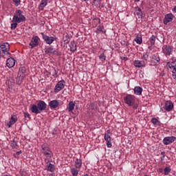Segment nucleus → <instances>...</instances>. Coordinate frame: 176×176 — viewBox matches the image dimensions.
I'll return each instance as SVG.
<instances>
[{
  "mask_svg": "<svg viewBox=\"0 0 176 176\" xmlns=\"http://www.w3.org/2000/svg\"><path fill=\"white\" fill-rule=\"evenodd\" d=\"M172 170L169 166L166 167L164 169V175H168L169 173Z\"/></svg>",
  "mask_w": 176,
  "mask_h": 176,
  "instance_id": "35",
  "label": "nucleus"
},
{
  "mask_svg": "<svg viewBox=\"0 0 176 176\" xmlns=\"http://www.w3.org/2000/svg\"><path fill=\"white\" fill-rule=\"evenodd\" d=\"M56 55L60 56V54H59V52H56Z\"/></svg>",
  "mask_w": 176,
  "mask_h": 176,
  "instance_id": "54",
  "label": "nucleus"
},
{
  "mask_svg": "<svg viewBox=\"0 0 176 176\" xmlns=\"http://www.w3.org/2000/svg\"><path fill=\"white\" fill-rule=\"evenodd\" d=\"M37 0H34V1H36Z\"/></svg>",
  "mask_w": 176,
  "mask_h": 176,
  "instance_id": "59",
  "label": "nucleus"
},
{
  "mask_svg": "<svg viewBox=\"0 0 176 176\" xmlns=\"http://www.w3.org/2000/svg\"><path fill=\"white\" fill-rule=\"evenodd\" d=\"M27 21V18L23 14L21 10L17 9L13 16L12 21H11L10 29L14 30L16 29L18 24Z\"/></svg>",
  "mask_w": 176,
  "mask_h": 176,
  "instance_id": "1",
  "label": "nucleus"
},
{
  "mask_svg": "<svg viewBox=\"0 0 176 176\" xmlns=\"http://www.w3.org/2000/svg\"><path fill=\"white\" fill-rule=\"evenodd\" d=\"M42 153H43V155H46L47 157H52L53 155L50 148L45 145L42 146Z\"/></svg>",
  "mask_w": 176,
  "mask_h": 176,
  "instance_id": "9",
  "label": "nucleus"
},
{
  "mask_svg": "<svg viewBox=\"0 0 176 176\" xmlns=\"http://www.w3.org/2000/svg\"><path fill=\"white\" fill-rule=\"evenodd\" d=\"M1 56H2L0 55V57H1Z\"/></svg>",
  "mask_w": 176,
  "mask_h": 176,
  "instance_id": "61",
  "label": "nucleus"
},
{
  "mask_svg": "<svg viewBox=\"0 0 176 176\" xmlns=\"http://www.w3.org/2000/svg\"><path fill=\"white\" fill-rule=\"evenodd\" d=\"M83 176H89V175L86 174V175H84Z\"/></svg>",
  "mask_w": 176,
  "mask_h": 176,
  "instance_id": "57",
  "label": "nucleus"
},
{
  "mask_svg": "<svg viewBox=\"0 0 176 176\" xmlns=\"http://www.w3.org/2000/svg\"><path fill=\"white\" fill-rule=\"evenodd\" d=\"M42 38L44 41L45 43L47 45H52L54 41L57 40L56 37H53V36H48L45 35L44 33H41Z\"/></svg>",
  "mask_w": 176,
  "mask_h": 176,
  "instance_id": "6",
  "label": "nucleus"
},
{
  "mask_svg": "<svg viewBox=\"0 0 176 176\" xmlns=\"http://www.w3.org/2000/svg\"><path fill=\"white\" fill-rule=\"evenodd\" d=\"M144 176H149V175H144Z\"/></svg>",
  "mask_w": 176,
  "mask_h": 176,
  "instance_id": "58",
  "label": "nucleus"
},
{
  "mask_svg": "<svg viewBox=\"0 0 176 176\" xmlns=\"http://www.w3.org/2000/svg\"><path fill=\"white\" fill-rule=\"evenodd\" d=\"M6 55H7V56H8V57H10V56H11V53L10 52H6V54H5V56Z\"/></svg>",
  "mask_w": 176,
  "mask_h": 176,
  "instance_id": "47",
  "label": "nucleus"
},
{
  "mask_svg": "<svg viewBox=\"0 0 176 176\" xmlns=\"http://www.w3.org/2000/svg\"><path fill=\"white\" fill-rule=\"evenodd\" d=\"M82 166V160L80 159H76L75 161V167L76 168H80Z\"/></svg>",
  "mask_w": 176,
  "mask_h": 176,
  "instance_id": "30",
  "label": "nucleus"
},
{
  "mask_svg": "<svg viewBox=\"0 0 176 176\" xmlns=\"http://www.w3.org/2000/svg\"><path fill=\"white\" fill-rule=\"evenodd\" d=\"M142 88L141 87H135V89H133V93L136 94L137 96H140L142 93Z\"/></svg>",
  "mask_w": 176,
  "mask_h": 176,
  "instance_id": "23",
  "label": "nucleus"
},
{
  "mask_svg": "<svg viewBox=\"0 0 176 176\" xmlns=\"http://www.w3.org/2000/svg\"><path fill=\"white\" fill-rule=\"evenodd\" d=\"M89 0H83L84 2L89 1Z\"/></svg>",
  "mask_w": 176,
  "mask_h": 176,
  "instance_id": "56",
  "label": "nucleus"
},
{
  "mask_svg": "<svg viewBox=\"0 0 176 176\" xmlns=\"http://www.w3.org/2000/svg\"><path fill=\"white\" fill-rule=\"evenodd\" d=\"M163 171H164V169H162V168L157 169L158 173H163Z\"/></svg>",
  "mask_w": 176,
  "mask_h": 176,
  "instance_id": "48",
  "label": "nucleus"
},
{
  "mask_svg": "<svg viewBox=\"0 0 176 176\" xmlns=\"http://www.w3.org/2000/svg\"><path fill=\"white\" fill-rule=\"evenodd\" d=\"M173 51V50L172 47H170V45H163L162 52L166 56L172 55Z\"/></svg>",
  "mask_w": 176,
  "mask_h": 176,
  "instance_id": "8",
  "label": "nucleus"
},
{
  "mask_svg": "<svg viewBox=\"0 0 176 176\" xmlns=\"http://www.w3.org/2000/svg\"><path fill=\"white\" fill-rule=\"evenodd\" d=\"M50 176H56V175L51 174V175H50Z\"/></svg>",
  "mask_w": 176,
  "mask_h": 176,
  "instance_id": "55",
  "label": "nucleus"
},
{
  "mask_svg": "<svg viewBox=\"0 0 176 176\" xmlns=\"http://www.w3.org/2000/svg\"><path fill=\"white\" fill-rule=\"evenodd\" d=\"M149 58V55H148L146 53L143 54L142 56V60L144 62V63L147 64V60Z\"/></svg>",
  "mask_w": 176,
  "mask_h": 176,
  "instance_id": "31",
  "label": "nucleus"
},
{
  "mask_svg": "<svg viewBox=\"0 0 176 176\" xmlns=\"http://www.w3.org/2000/svg\"><path fill=\"white\" fill-rule=\"evenodd\" d=\"M135 41L138 45H141L142 43V38L140 34H137Z\"/></svg>",
  "mask_w": 176,
  "mask_h": 176,
  "instance_id": "28",
  "label": "nucleus"
},
{
  "mask_svg": "<svg viewBox=\"0 0 176 176\" xmlns=\"http://www.w3.org/2000/svg\"><path fill=\"white\" fill-rule=\"evenodd\" d=\"M69 47H70L71 52H76V44L74 41H71Z\"/></svg>",
  "mask_w": 176,
  "mask_h": 176,
  "instance_id": "29",
  "label": "nucleus"
},
{
  "mask_svg": "<svg viewBox=\"0 0 176 176\" xmlns=\"http://www.w3.org/2000/svg\"><path fill=\"white\" fill-rule=\"evenodd\" d=\"M172 77L174 80H176V73H172Z\"/></svg>",
  "mask_w": 176,
  "mask_h": 176,
  "instance_id": "44",
  "label": "nucleus"
},
{
  "mask_svg": "<svg viewBox=\"0 0 176 176\" xmlns=\"http://www.w3.org/2000/svg\"><path fill=\"white\" fill-rule=\"evenodd\" d=\"M161 155H162L163 157H165V152L164 151L161 152Z\"/></svg>",
  "mask_w": 176,
  "mask_h": 176,
  "instance_id": "50",
  "label": "nucleus"
},
{
  "mask_svg": "<svg viewBox=\"0 0 176 176\" xmlns=\"http://www.w3.org/2000/svg\"><path fill=\"white\" fill-rule=\"evenodd\" d=\"M17 122V117L16 116H11L10 120L8 123V126L10 128L14 124H16Z\"/></svg>",
  "mask_w": 176,
  "mask_h": 176,
  "instance_id": "22",
  "label": "nucleus"
},
{
  "mask_svg": "<svg viewBox=\"0 0 176 176\" xmlns=\"http://www.w3.org/2000/svg\"><path fill=\"white\" fill-rule=\"evenodd\" d=\"M80 168H72L70 170L72 176H78Z\"/></svg>",
  "mask_w": 176,
  "mask_h": 176,
  "instance_id": "27",
  "label": "nucleus"
},
{
  "mask_svg": "<svg viewBox=\"0 0 176 176\" xmlns=\"http://www.w3.org/2000/svg\"><path fill=\"white\" fill-rule=\"evenodd\" d=\"M15 7H19L21 3V0H13Z\"/></svg>",
  "mask_w": 176,
  "mask_h": 176,
  "instance_id": "38",
  "label": "nucleus"
},
{
  "mask_svg": "<svg viewBox=\"0 0 176 176\" xmlns=\"http://www.w3.org/2000/svg\"><path fill=\"white\" fill-rule=\"evenodd\" d=\"M59 101L57 100H53L50 102H49L48 105L50 108V109H56L59 106Z\"/></svg>",
  "mask_w": 176,
  "mask_h": 176,
  "instance_id": "14",
  "label": "nucleus"
},
{
  "mask_svg": "<svg viewBox=\"0 0 176 176\" xmlns=\"http://www.w3.org/2000/svg\"><path fill=\"white\" fill-rule=\"evenodd\" d=\"M160 57H159L158 54H155L151 60V62L154 64V65H157L160 63Z\"/></svg>",
  "mask_w": 176,
  "mask_h": 176,
  "instance_id": "20",
  "label": "nucleus"
},
{
  "mask_svg": "<svg viewBox=\"0 0 176 176\" xmlns=\"http://www.w3.org/2000/svg\"><path fill=\"white\" fill-rule=\"evenodd\" d=\"M47 108V104L45 102L39 100L37 103V105L32 104L30 107V110L32 113L38 114L41 113V111H43Z\"/></svg>",
  "mask_w": 176,
  "mask_h": 176,
  "instance_id": "2",
  "label": "nucleus"
},
{
  "mask_svg": "<svg viewBox=\"0 0 176 176\" xmlns=\"http://www.w3.org/2000/svg\"><path fill=\"white\" fill-rule=\"evenodd\" d=\"M6 65L8 68H12L16 65V60H14V58H8Z\"/></svg>",
  "mask_w": 176,
  "mask_h": 176,
  "instance_id": "15",
  "label": "nucleus"
},
{
  "mask_svg": "<svg viewBox=\"0 0 176 176\" xmlns=\"http://www.w3.org/2000/svg\"><path fill=\"white\" fill-rule=\"evenodd\" d=\"M176 140V138L175 136H168L165 137L163 140V144L164 145H169L170 144H173Z\"/></svg>",
  "mask_w": 176,
  "mask_h": 176,
  "instance_id": "13",
  "label": "nucleus"
},
{
  "mask_svg": "<svg viewBox=\"0 0 176 176\" xmlns=\"http://www.w3.org/2000/svg\"><path fill=\"white\" fill-rule=\"evenodd\" d=\"M95 20H98V23H101V20H100V18H96V19H95Z\"/></svg>",
  "mask_w": 176,
  "mask_h": 176,
  "instance_id": "49",
  "label": "nucleus"
},
{
  "mask_svg": "<svg viewBox=\"0 0 176 176\" xmlns=\"http://www.w3.org/2000/svg\"><path fill=\"white\" fill-rule=\"evenodd\" d=\"M45 170L50 173H54V170H56V166H54V165L52 164L51 163H47L45 167Z\"/></svg>",
  "mask_w": 176,
  "mask_h": 176,
  "instance_id": "17",
  "label": "nucleus"
},
{
  "mask_svg": "<svg viewBox=\"0 0 176 176\" xmlns=\"http://www.w3.org/2000/svg\"><path fill=\"white\" fill-rule=\"evenodd\" d=\"M103 29H104L103 25H102V26L99 25V26H98V28H96V32H97V33H100V32L105 33L106 31H103Z\"/></svg>",
  "mask_w": 176,
  "mask_h": 176,
  "instance_id": "34",
  "label": "nucleus"
},
{
  "mask_svg": "<svg viewBox=\"0 0 176 176\" xmlns=\"http://www.w3.org/2000/svg\"><path fill=\"white\" fill-rule=\"evenodd\" d=\"M173 108H174V104L172 101L167 100L166 102H165L164 109H165L166 112L171 111L173 109Z\"/></svg>",
  "mask_w": 176,
  "mask_h": 176,
  "instance_id": "12",
  "label": "nucleus"
},
{
  "mask_svg": "<svg viewBox=\"0 0 176 176\" xmlns=\"http://www.w3.org/2000/svg\"><path fill=\"white\" fill-rule=\"evenodd\" d=\"M99 59L102 60V61H105L107 60V56L102 53L99 56Z\"/></svg>",
  "mask_w": 176,
  "mask_h": 176,
  "instance_id": "36",
  "label": "nucleus"
},
{
  "mask_svg": "<svg viewBox=\"0 0 176 176\" xmlns=\"http://www.w3.org/2000/svg\"><path fill=\"white\" fill-rule=\"evenodd\" d=\"M9 50H10V45L8 43H3L0 45V56L4 57Z\"/></svg>",
  "mask_w": 176,
  "mask_h": 176,
  "instance_id": "4",
  "label": "nucleus"
},
{
  "mask_svg": "<svg viewBox=\"0 0 176 176\" xmlns=\"http://www.w3.org/2000/svg\"><path fill=\"white\" fill-rule=\"evenodd\" d=\"M155 39H156V37L154 35H152V36L150 37L149 42H150V44H151V46L155 45Z\"/></svg>",
  "mask_w": 176,
  "mask_h": 176,
  "instance_id": "32",
  "label": "nucleus"
},
{
  "mask_svg": "<svg viewBox=\"0 0 176 176\" xmlns=\"http://www.w3.org/2000/svg\"><path fill=\"white\" fill-rule=\"evenodd\" d=\"M65 86V81L64 80H61L58 82V83L56 84L54 89V92L55 94H58L59 91L63 90Z\"/></svg>",
  "mask_w": 176,
  "mask_h": 176,
  "instance_id": "5",
  "label": "nucleus"
},
{
  "mask_svg": "<svg viewBox=\"0 0 176 176\" xmlns=\"http://www.w3.org/2000/svg\"><path fill=\"white\" fill-rule=\"evenodd\" d=\"M45 53L49 56H52L56 53V50L51 47H48L47 48L45 49Z\"/></svg>",
  "mask_w": 176,
  "mask_h": 176,
  "instance_id": "21",
  "label": "nucleus"
},
{
  "mask_svg": "<svg viewBox=\"0 0 176 176\" xmlns=\"http://www.w3.org/2000/svg\"><path fill=\"white\" fill-rule=\"evenodd\" d=\"M135 1V2H140V0H134Z\"/></svg>",
  "mask_w": 176,
  "mask_h": 176,
  "instance_id": "53",
  "label": "nucleus"
},
{
  "mask_svg": "<svg viewBox=\"0 0 176 176\" xmlns=\"http://www.w3.org/2000/svg\"><path fill=\"white\" fill-rule=\"evenodd\" d=\"M22 153V151L20 150L19 151H17L16 153L14 154V157L15 158H19V155Z\"/></svg>",
  "mask_w": 176,
  "mask_h": 176,
  "instance_id": "39",
  "label": "nucleus"
},
{
  "mask_svg": "<svg viewBox=\"0 0 176 176\" xmlns=\"http://www.w3.org/2000/svg\"><path fill=\"white\" fill-rule=\"evenodd\" d=\"M105 142H106V145H107L108 148L112 147L111 140H106Z\"/></svg>",
  "mask_w": 176,
  "mask_h": 176,
  "instance_id": "40",
  "label": "nucleus"
},
{
  "mask_svg": "<svg viewBox=\"0 0 176 176\" xmlns=\"http://www.w3.org/2000/svg\"><path fill=\"white\" fill-rule=\"evenodd\" d=\"M172 12L176 13V6L174 7V8H172Z\"/></svg>",
  "mask_w": 176,
  "mask_h": 176,
  "instance_id": "46",
  "label": "nucleus"
},
{
  "mask_svg": "<svg viewBox=\"0 0 176 176\" xmlns=\"http://www.w3.org/2000/svg\"><path fill=\"white\" fill-rule=\"evenodd\" d=\"M135 14L138 16V19H142L144 16V14L142 12L141 8L138 6L135 8Z\"/></svg>",
  "mask_w": 176,
  "mask_h": 176,
  "instance_id": "19",
  "label": "nucleus"
},
{
  "mask_svg": "<svg viewBox=\"0 0 176 176\" xmlns=\"http://www.w3.org/2000/svg\"><path fill=\"white\" fill-rule=\"evenodd\" d=\"M166 67H168L170 69H173L175 67V66L173 65V63L167 62L166 63Z\"/></svg>",
  "mask_w": 176,
  "mask_h": 176,
  "instance_id": "37",
  "label": "nucleus"
},
{
  "mask_svg": "<svg viewBox=\"0 0 176 176\" xmlns=\"http://www.w3.org/2000/svg\"><path fill=\"white\" fill-rule=\"evenodd\" d=\"M104 139L105 141H111V131L108 130L104 133Z\"/></svg>",
  "mask_w": 176,
  "mask_h": 176,
  "instance_id": "25",
  "label": "nucleus"
},
{
  "mask_svg": "<svg viewBox=\"0 0 176 176\" xmlns=\"http://www.w3.org/2000/svg\"><path fill=\"white\" fill-rule=\"evenodd\" d=\"M172 69H173L172 74H176V66H175V67L173 68Z\"/></svg>",
  "mask_w": 176,
  "mask_h": 176,
  "instance_id": "45",
  "label": "nucleus"
},
{
  "mask_svg": "<svg viewBox=\"0 0 176 176\" xmlns=\"http://www.w3.org/2000/svg\"><path fill=\"white\" fill-rule=\"evenodd\" d=\"M47 6V0H41V4H39L38 9L43 10L45 7Z\"/></svg>",
  "mask_w": 176,
  "mask_h": 176,
  "instance_id": "24",
  "label": "nucleus"
},
{
  "mask_svg": "<svg viewBox=\"0 0 176 176\" xmlns=\"http://www.w3.org/2000/svg\"><path fill=\"white\" fill-rule=\"evenodd\" d=\"M148 49H151V47H148Z\"/></svg>",
  "mask_w": 176,
  "mask_h": 176,
  "instance_id": "60",
  "label": "nucleus"
},
{
  "mask_svg": "<svg viewBox=\"0 0 176 176\" xmlns=\"http://www.w3.org/2000/svg\"><path fill=\"white\" fill-rule=\"evenodd\" d=\"M174 17V14L172 13L166 14L163 20L164 24L165 25H167L168 23L173 21Z\"/></svg>",
  "mask_w": 176,
  "mask_h": 176,
  "instance_id": "11",
  "label": "nucleus"
},
{
  "mask_svg": "<svg viewBox=\"0 0 176 176\" xmlns=\"http://www.w3.org/2000/svg\"><path fill=\"white\" fill-rule=\"evenodd\" d=\"M53 76L55 78H58V72L56 70H54Z\"/></svg>",
  "mask_w": 176,
  "mask_h": 176,
  "instance_id": "43",
  "label": "nucleus"
},
{
  "mask_svg": "<svg viewBox=\"0 0 176 176\" xmlns=\"http://www.w3.org/2000/svg\"><path fill=\"white\" fill-rule=\"evenodd\" d=\"M27 72V68L25 67H21L19 68V77L21 78V80H23L25 77V73Z\"/></svg>",
  "mask_w": 176,
  "mask_h": 176,
  "instance_id": "16",
  "label": "nucleus"
},
{
  "mask_svg": "<svg viewBox=\"0 0 176 176\" xmlns=\"http://www.w3.org/2000/svg\"><path fill=\"white\" fill-rule=\"evenodd\" d=\"M87 107L88 109L87 113L94 115L97 109V104H96L94 102H91L87 104Z\"/></svg>",
  "mask_w": 176,
  "mask_h": 176,
  "instance_id": "7",
  "label": "nucleus"
},
{
  "mask_svg": "<svg viewBox=\"0 0 176 176\" xmlns=\"http://www.w3.org/2000/svg\"><path fill=\"white\" fill-rule=\"evenodd\" d=\"M40 38L37 36H33L32 38L31 42L30 43V46H31V49L34 48L39 45Z\"/></svg>",
  "mask_w": 176,
  "mask_h": 176,
  "instance_id": "10",
  "label": "nucleus"
},
{
  "mask_svg": "<svg viewBox=\"0 0 176 176\" xmlns=\"http://www.w3.org/2000/svg\"><path fill=\"white\" fill-rule=\"evenodd\" d=\"M170 60L171 61L170 63L172 64H174L176 62V58H175L174 56H172L170 59Z\"/></svg>",
  "mask_w": 176,
  "mask_h": 176,
  "instance_id": "41",
  "label": "nucleus"
},
{
  "mask_svg": "<svg viewBox=\"0 0 176 176\" xmlns=\"http://www.w3.org/2000/svg\"><path fill=\"white\" fill-rule=\"evenodd\" d=\"M24 116H25V118L30 119V115L29 114L28 112H25L24 113Z\"/></svg>",
  "mask_w": 176,
  "mask_h": 176,
  "instance_id": "42",
  "label": "nucleus"
},
{
  "mask_svg": "<svg viewBox=\"0 0 176 176\" xmlns=\"http://www.w3.org/2000/svg\"><path fill=\"white\" fill-rule=\"evenodd\" d=\"M124 104H126L129 107H133V109H137L139 107V104L136 102V97L131 95L126 94V96L124 97Z\"/></svg>",
  "mask_w": 176,
  "mask_h": 176,
  "instance_id": "3",
  "label": "nucleus"
},
{
  "mask_svg": "<svg viewBox=\"0 0 176 176\" xmlns=\"http://www.w3.org/2000/svg\"><path fill=\"white\" fill-rule=\"evenodd\" d=\"M165 156L160 157V160L164 161Z\"/></svg>",
  "mask_w": 176,
  "mask_h": 176,
  "instance_id": "51",
  "label": "nucleus"
},
{
  "mask_svg": "<svg viewBox=\"0 0 176 176\" xmlns=\"http://www.w3.org/2000/svg\"><path fill=\"white\" fill-rule=\"evenodd\" d=\"M146 65V63H144L143 61L142 62L141 60H135V63H134V65L137 68L145 67Z\"/></svg>",
  "mask_w": 176,
  "mask_h": 176,
  "instance_id": "18",
  "label": "nucleus"
},
{
  "mask_svg": "<svg viewBox=\"0 0 176 176\" xmlns=\"http://www.w3.org/2000/svg\"><path fill=\"white\" fill-rule=\"evenodd\" d=\"M151 122H152L154 125H157V126H160V124H161V122L159 121L156 118H152Z\"/></svg>",
  "mask_w": 176,
  "mask_h": 176,
  "instance_id": "33",
  "label": "nucleus"
},
{
  "mask_svg": "<svg viewBox=\"0 0 176 176\" xmlns=\"http://www.w3.org/2000/svg\"><path fill=\"white\" fill-rule=\"evenodd\" d=\"M3 176H12V175H4Z\"/></svg>",
  "mask_w": 176,
  "mask_h": 176,
  "instance_id": "52",
  "label": "nucleus"
},
{
  "mask_svg": "<svg viewBox=\"0 0 176 176\" xmlns=\"http://www.w3.org/2000/svg\"><path fill=\"white\" fill-rule=\"evenodd\" d=\"M75 107V104L74 102H69V105L67 107V111H69V112H72L73 110L74 109Z\"/></svg>",
  "mask_w": 176,
  "mask_h": 176,
  "instance_id": "26",
  "label": "nucleus"
}]
</instances>
